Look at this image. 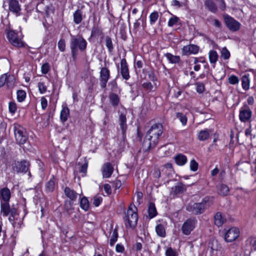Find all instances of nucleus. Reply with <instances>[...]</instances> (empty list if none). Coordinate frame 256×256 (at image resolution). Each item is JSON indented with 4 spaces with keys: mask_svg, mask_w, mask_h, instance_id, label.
Returning <instances> with one entry per match:
<instances>
[{
    "mask_svg": "<svg viewBox=\"0 0 256 256\" xmlns=\"http://www.w3.org/2000/svg\"><path fill=\"white\" fill-rule=\"evenodd\" d=\"M162 132L163 126L161 124H155L151 126L142 143V148L144 152H148L156 146Z\"/></svg>",
    "mask_w": 256,
    "mask_h": 256,
    "instance_id": "1",
    "label": "nucleus"
},
{
    "mask_svg": "<svg viewBox=\"0 0 256 256\" xmlns=\"http://www.w3.org/2000/svg\"><path fill=\"white\" fill-rule=\"evenodd\" d=\"M88 43L81 36H72L70 41L72 57L74 61L76 60L78 51L83 52L86 49Z\"/></svg>",
    "mask_w": 256,
    "mask_h": 256,
    "instance_id": "2",
    "label": "nucleus"
},
{
    "mask_svg": "<svg viewBox=\"0 0 256 256\" xmlns=\"http://www.w3.org/2000/svg\"><path fill=\"white\" fill-rule=\"evenodd\" d=\"M124 218L126 227H130L132 228L136 227L138 220V215L137 208L134 205L130 204Z\"/></svg>",
    "mask_w": 256,
    "mask_h": 256,
    "instance_id": "3",
    "label": "nucleus"
},
{
    "mask_svg": "<svg viewBox=\"0 0 256 256\" xmlns=\"http://www.w3.org/2000/svg\"><path fill=\"white\" fill-rule=\"evenodd\" d=\"M209 198L205 197L200 202L188 204L186 206V210L194 215L200 214L204 212L205 210L208 208Z\"/></svg>",
    "mask_w": 256,
    "mask_h": 256,
    "instance_id": "4",
    "label": "nucleus"
},
{
    "mask_svg": "<svg viewBox=\"0 0 256 256\" xmlns=\"http://www.w3.org/2000/svg\"><path fill=\"white\" fill-rule=\"evenodd\" d=\"M14 130L16 140L18 144H24L28 139L26 130L18 124H14Z\"/></svg>",
    "mask_w": 256,
    "mask_h": 256,
    "instance_id": "5",
    "label": "nucleus"
},
{
    "mask_svg": "<svg viewBox=\"0 0 256 256\" xmlns=\"http://www.w3.org/2000/svg\"><path fill=\"white\" fill-rule=\"evenodd\" d=\"M7 38L10 42L14 46L17 48L24 46L21 34H19L16 31L14 30H8L7 32Z\"/></svg>",
    "mask_w": 256,
    "mask_h": 256,
    "instance_id": "6",
    "label": "nucleus"
},
{
    "mask_svg": "<svg viewBox=\"0 0 256 256\" xmlns=\"http://www.w3.org/2000/svg\"><path fill=\"white\" fill-rule=\"evenodd\" d=\"M10 198L11 192L8 188H3L0 190V208L7 209Z\"/></svg>",
    "mask_w": 256,
    "mask_h": 256,
    "instance_id": "7",
    "label": "nucleus"
},
{
    "mask_svg": "<svg viewBox=\"0 0 256 256\" xmlns=\"http://www.w3.org/2000/svg\"><path fill=\"white\" fill-rule=\"evenodd\" d=\"M30 164L26 160L14 161L12 164V170L17 173H26L29 170Z\"/></svg>",
    "mask_w": 256,
    "mask_h": 256,
    "instance_id": "8",
    "label": "nucleus"
},
{
    "mask_svg": "<svg viewBox=\"0 0 256 256\" xmlns=\"http://www.w3.org/2000/svg\"><path fill=\"white\" fill-rule=\"evenodd\" d=\"M252 112L246 105H244L240 110L239 118L242 122H250Z\"/></svg>",
    "mask_w": 256,
    "mask_h": 256,
    "instance_id": "9",
    "label": "nucleus"
},
{
    "mask_svg": "<svg viewBox=\"0 0 256 256\" xmlns=\"http://www.w3.org/2000/svg\"><path fill=\"white\" fill-rule=\"evenodd\" d=\"M197 223V220L195 218H188L183 224L182 227V231L185 235H189L194 230Z\"/></svg>",
    "mask_w": 256,
    "mask_h": 256,
    "instance_id": "10",
    "label": "nucleus"
},
{
    "mask_svg": "<svg viewBox=\"0 0 256 256\" xmlns=\"http://www.w3.org/2000/svg\"><path fill=\"white\" fill-rule=\"evenodd\" d=\"M110 78V70L106 66L100 68V84L102 88L105 89L106 84Z\"/></svg>",
    "mask_w": 256,
    "mask_h": 256,
    "instance_id": "11",
    "label": "nucleus"
},
{
    "mask_svg": "<svg viewBox=\"0 0 256 256\" xmlns=\"http://www.w3.org/2000/svg\"><path fill=\"white\" fill-rule=\"evenodd\" d=\"M224 20L226 27L231 31L238 30L240 27V24L228 14L224 16Z\"/></svg>",
    "mask_w": 256,
    "mask_h": 256,
    "instance_id": "12",
    "label": "nucleus"
},
{
    "mask_svg": "<svg viewBox=\"0 0 256 256\" xmlns=\"http://www.w3.org/2000/svg\"><path fill=\"white\" fill-rule=\"evenodd\" d=\"M15 83V78L12 74L8 73L2 74L0 77V88L6 84L8 88L14 87Z\"/></svg>",
    "mask_w": 256,
    "mask_h": 256,
    "instance_id": "13",
    "label": "nucleus"
},
{
    "mask_svg": "<svg viewBox=\"0 0 256 256\" xmlns=\"http://www.w3.org/2000/svg\"><path fill=\"white\" fill-rule=\"evenodd\" d=\"M36 10L39 12H44L46 16H49L50 14L54 13V8L52 4L45 6L43 2H40L38 4Z\"/></svg>",
    "mask_w": 256,
    "mask_h": 256,
    "instance_id": "14",
    "label": "nucleus"
},
{
    "mask_svg": "<svg viewBox=\"0 0 256 256\" xmlns=\"http://www.w3.org/2000/svg\"><path fill=\"white\" fill-rule=\"evenodd\" d=\"M240 235V231L236 228H230L226 233L224 240L228 242H232L237 238Z\"/></svg>",
    "mask_w": 256,
    "mask_h": 256,
    "instance_id": "15",
    "label": "nucleus"
},
{
    "mask_svg": "<svg viewBox=\"0 0 256 256\" xmlns=\"http://www.w3.org/2000/svg\"><path fill=\"white\" fill-rule=\"evenodd\" d=\"M120 73L123 79L127 80L130 78L128 66L126 58H122L120 60Z\"/></svg>",
    "mask_w": 256,
    "mask_h": 256,
    "instance_id": "16",
    "label": "nucleus"
},
{
    "mask_svg": "<svg viewBox=\"0 0 256 256\" xmlns=\"http://www.w3.org/2000/svg\"><path fill=\"white\" fill-rule=\"evenodd\" d=\"M126 113H120L118 118V124L120 129L122 130V138L124 139L126 137V132L128 129V125L126 124Z\"/></svg>",
    "mask_w": 256,
    "mask_h": 256,
    "instance_id": "17",
    "label": "nucleus"
},
{
    "mask_svg": "<svg viewBox=\"0 0 256 256\" xmlns=\"http://www.w3.org/2000/svg\"><path fill=\"white\" fill-rule=\"evenodd\" d=\"M8 8L16 16L20 15L21 8L18 0H8Z\"/></svg>",
    "mask_w": 256,
    "mask_h": 256,
    "instance_id": "18",
    "label": "nucleus"
},
{
    "mask_svg": "<svg viewBox=\"0 0 256 256\" xmlns=\"http://www.w3.org/2000/svg\"><path fill=\"white\" fill-rule=\"evenodd\" d=\"M199 51V46L196 44L185 46L182 49V55L188 56L190 54H196Z\"/></svg>",
    "mask_w": 256,
    "mask_h": 256,
    "instance_id": "19",
    "label": "nucleus"
},
{
    "mask_svg": "<svg viewBox=\"0 0 256 256\" xmlns=\"http://www.w3.org/2000/svg\"><path fill=\"white\" fill-rule=\"evenodd\" d=\"M114 171V168L110 162L104 164L102 167V172L104 178H110Z\"/></svg>",
    "mask_w": 256,
    "mask_h": 256,
    "instance_id": "20",
    "label": "nucleus"
},
{
    "mask_svg": "<svg viewBox=\"0 0 256 256\" xmlns=\"http://www.w3.org/2000/svg\"><path fill=\"white\" fill-rule=\"evenodd\" d=\"M186 190V186L182 182H178L174 187L172 188L171 193L174 195H177L184 192Z\"/></svg>",
    "mask_w": 256,
    "mask_h": 256,
    "instance_id": "21",
    "label": "nucleus"
},
{
    "mask_svg": "<svg viewBox=\"0 0 256 256\" xmlns=\"http://www.w3.org/2000/svg\"><path fill=\"white\" fill-rule=\"evenodd\" d=\"M64 193L66 196L72 202L75 201L78 195V194L74 190L66 186L64 189Z\"/></svg>",
    "mask_w": 256,
    "mask_h": 256,
    "instance_id": "22",
    "label": "nucleus"
},
{
    "mask_svg": "<svg viewBox=\"0 0 256 256\" xmlns=\"http://www.w3.org/2000/svg\"><path fill=\"white\" fill-rule=\"evenodd\" d=\"M212 130L210 129L205 128L200 131L198 134V138L200 141H204L208 140L210 136Z\"/></svg>",
    "mask_w": 256,
    "mask_h": 256,
    "instance_id": "23",
    "label": "nucleus"
},
{
    "mask_svg": "<svg viewBox=\"0 0 256 256\" xmlns=\"http://www.w3.org/2000/svg\"><path fill=\"white\" fill-rule=\"evenodd\" d=\"M74 16V22L76 24H80L85 18V16H83L82 12L80 9H77L73 14Z\"/></svg>",
    "mask_w": 256,
    "mask_h": 256,
    "instance_id": "24",
    "label": "nucleus"
},
{
    "mask_svg": "<svg viewBox=\"0 0 256 256\" xmlns=\"http://www.w3.org/2000/svg\"><path fill=\"white\" fill-rule=\"evenodd\" d=\"M0 212L4 216H7L9 214L12 216H16L17 214L16 209L14 208H10V204L8 205L7 209L4 210V208H0Z\"/></svg>",
    "mask_w": 256,
    "mask_h": 256,
    "instance_id": "25",
    "label": "nucleus"
},
{
    "mask_svg": "<svg viewBox=\"0 0 256 256\" xmlns=\"http://www.w3.org/2000/svg\"><path fill=\"white\" fill-rule=\"evenodd\" d=\"M174 160L176 163L180 166L184 165L187 162V158L183 154H179L174 157Z\"/></svg>",
    "mask_w": 256,
    "mask_h": 256,
    "instance_id": "26",
    "label": "nucleus"
},
{
    "mask_svg": "<svg viewBox=\"0 0 256 256\" xmlns=\"http://www.w3.org/2000/svg\"><path fill=\"white\" fill-rule=\"evenodd\" d=\"M204 5L206 8L212 13H216L218 8L215 3L212 0H205Z\"/></svg>",
    "mask_w": 256,
    "mask_h": 256,
    "instance_id": "27",
    "label": "nucleus"
},
{
    "mask_svg": "<svg viewBox=\"0 0 256 256\" xmlns=\"http://www.w3.org/2000/svg\"><path fill=\"white\" fill-rule=\"evenodd\" d=\"M110 102L114 107L118 106L120 100L118 95L114 92L110 93L109 94Z\"/></svg>",
    "mask_w": 256,
    "mask_h": 256,
    "instance_id": "28",
    "label": "nucleus"
},
{
    "mask_svg": "<svg viewBox=\"0 0 256 256\" xmlns=\"http://www.w3.org/2000/svg\"><path fill=\"white\" fill-rule=\"evenodd\" d=\"M224 219L222 216L220 212H218L214 216V224L218 227L221 226L224 223Z\"/></svg>",
    "mask_w": 256,
    "mask_h": 256,
    "instance_id": "29",
    "label": "nucleus"
},
{
    "mask_svg": "<svg viewBox=\"0 0 256 256\" xmlns=\"http://www.w3.org/2000/svg\"><path fill=\"white\" fill-rule=\"evenodd\" d=\"M148 212L150 218H152L157 215L158 213L154 203L150 202Z\"/></svg>",
    "mask_w": 256,
    "mask_h": 256,
    "instance_id": "30",
    "label": "nucleus"
},
{
    "mask_svg": "<svg viewBox=\"0 0 256 256\" xmlns=\"http://www.w3.org/2000/svg\"><path fill=\"white\" fill-rule=\"evenodd\" d=\"M74 202L72 200H66L64 204V210L70 215L73 212L74 208L73 206Z\"/></svg>",
    "mask_w": 256,
    "mask_h": 256,
    "instance_id": "31",
    "label": "nucleus"
},
{
    "mask_svg": "<svg viewBox=\"0 0 256 256\" xmlns=\"http://www.w3.org/2000/svg\"><path fill=\"white\" fill-rule=\"evenodd\" d=\"M218 194L222 196L228 194L230 190L228 186L224 184H220L218 186Z\"/></svg>",
    "mask_w": 256,
    "mask_h": 256,
    "instance_id": "32",
    "label": "nucleus"
},
{
    "mask_svg": "<svg viewBox=\"0 0 256 256\" xmlns=\"http://www.w3.org/2000/svg\"><path fill=\"white\" fill-rule=\"evenodd\" d=\"M70 114V110L67 106L62 108L60 112V120L62 122H65L67 120L68 116Z\"/></svg>",
    "mask_w": 256,
    "mask_h": 256,
    "instance_id": "33",
    "label": "nucleus"
},
{
    "mask_svg": "<svg viewBox=\"0 0 256 256\" xmlns=\"http://www.w3.org/2000/svg\"><path fill=\"white\" fill-rule=\"evenodd\" d=\"M156 231L159 236L164 238L166 236L165 228L162 224H158L156 226Z\"/></svg>",
    "mask_w": 256,
    "mask_h": 256,
    "instance_id": "34",
    "label": "nucleus"
},
{
    "mask_svg": "<svg viewBox=\"0 0 256 256\" xmlns=\"http://www.w3.org/2000/svg\"><path fill=\"white\" fill-rule=\"evenodd\" d=\"M208 57L210 64H215L218 60V55L216 51L211 50L209 52Z\"/></svg>",
    "mask_w": 256,
    "mask_h": 256,
    "instance_id": "35",
    "label": "nucleus"
},
{
    "mask_svg": "<svg viewBox=\"0 0 256 256\" xmlns=\"http://www.w3.org/2000/svg\"><path fill=\"white\" fill-rule=\"evenodd\" d=\"M164 56L170 63L176 64L178 63L180 61V57L179 56H174L170 53H166L164 54Z\"/></svg>",
    "mask_w": 256,
    "mask_h": 256,
    "instance_id": "36",
    "label": "nucleus"
},
{
    "mask_svg": "<svg viewBox=\"0 0 256 256\" xmlns=\"http://www.w3.org/2000/svg\"><path fill=\"white\" fill-rule=\"evenodd\" d=\"M102 34V30L98 26H94L92 28L90 38H97Z\"/></svg>",
    "mask_w": 256,
    "mask_h": 256,
    "instance_id": "37",
    "label": "nucleus"
},
{
    "mask_svg": "<svg viewBox=\"0 0 256 256\" xmlns=\"http://www.w3.org/2000/svg\"><path fill=\"white\" fill-rule=\"evenodd\" d=\"M242 88L247 90L250 88V79L246 75H244L242 78Z\"/></svg>",
    "mask_w": 256,
    "mask_h": 256,
    "instance_id": "38",
    "label": "nucleus"
},
{
    "mask_svg": "<svg viewBox=\"0 0 256 256\" xmlns=\"http://www.w3.org/2000/svg\"><path fill=\"white\" fill-rule=\"evenodd\" d=\"M80 206L85 211H87L88 210L90 204L89 202L86 197L84 196L81 198L80 201Z\"/></svg>",
    "mask_w": 256,
    "mask_h": 256,
    "instance_id": "39",
    "label": "nucleus"
},
{
    "mask_svg": "<svg viewBox=\"0 0 256 256\" xmlns=\"http://www.w3.org/2000/svg\"><path fill=\"white\" fill-rule=\"evenodd\" d=\"M106 46L108 49L110 53H112L114 49L113 44L111 38L109 36H106L105 38Z\"/></svg>",
    "mask_w": 256,
    "mask_h": 256,
    "instance_id": "40",
    "label": "nucleus"
},
{
    "mask_svg": "<svg viewBox=\"0 0 256 256\" xmlns=\"http://www.w3.org/2000/svg\"><path fill=\"white\" fill-rule=\"evenodd\" d=\"M55 183L54 179L50 180L46 184V190L48 192H52L54 189Z\"/></svg>",
    "mask_w": 256,
    "mask_h": 256,
    "instance_id": "41",
    "label": "nucleus"
},
{
    "mask_svg": "<svg viewBox=\"0 0 256 256\" xmlns=\"http://www.w3.org/2000/svg\"><path fill=\"white\" fill-rule=\"evenodd\" d=\"M118 232L117 228H114L112 230V234L111 236V238L110 240V246H113L116 242L118 240Z\"/></svg>",
    "mask_w": 256,
    "mask_h": 256,
    "instance_id": "42",
    "label": "nucleus"
},
{
    "mask_svg": "<svg viewBox=\"0 0 256 256\" xmlns=\"http://www.w3.org/2000/svg\"><path fill=\"white\" fill-rule=\"evenodd\" d=\"M17 100L18 102H22L26 98V92L23 90H18L17 91Z\"/></svg>",
    "mask_w": 256,
    "mask_h": 256,
    "instance_id": "43",
    "label": "nucleus"
},
{
    "mask_svg": "<svg viewBox=\"0 0 256 256\" xmlns=\"http://www.w3.org/2000/svg\"><path fill=\"white\" fill-rule=\"evenodd\" d=\"M176 117L180 120L182 125L184 126L186 124L188 120L184 114L182 112H178L176 113Z\"/></svg>",
    "mask_w": 256,
    "mask_h": 256,
    "instance_id": "44",
    "label": "nucleus"
},
{
    "mask_svg": "<svg viewBox=\"0 0 256 256\" xmlns=\"http://www.w3.org/2000/svg\"><path fill=\"white\" fill-rule=\"evenodd\" d=\"M158 12L156 11H154L150 14V24L151 25H153L155 24L156 21L158 20Z\"/></svg>",
    "mask_w": 256,
    "mask_h": 256,
    "instance_id": "45",
    "label": "nucleus"
},
{
    "mask_svg": "<svg viewBox=\"0 0 256 256\" xmlns=\"http://www.w3.org/2000/svg\"><path fill=\"white\" fill-rule=\"evenodd\" d=\"M221 57L224 60H228L230 56V52L226 47H224L222 48L220 52Z\"/></svg>",
    "mask_w": 256,
    "mask_h": 256,
    "instance_id": "46",
    "label": "nucleus"
},
{
    "mask_svg": "<svg viewBox=\"0 0 256 256\" xmlns=\"http://www.w3.org/2000/svg\"><path fill=\"white\" fill-rule=\"evenodd\" d=\"M180 20V18L176 16H172V17H171L168 22V26L169 27H172L175 24H176L178 20Z\"/></svg>",
    "mask_w": 256,
    "mask_h": 256,
    "instance_id": "47",
    "label": "nucleus"
},
{
    "mask_svg": "<svg viewBox=\"0 0 256 256\" xmlns=\"http://www.w3.org/2000/svg\"><path fill=\"white\" fill-rule=\"evenodd\" d=\"M196 92L199 94L202 93L205 90L204 84L202 82H198L195 84Z\"/></svg>",
    "mask_w": 256,
    "mask_h": 256,
    "instance_id": "48",
    "label": "nucleus"
},
{
    "mask_svg": "<svg viewBox=\"0 0 256 256\" xmlns=\"http://www.w3.org/2000/svg\"><path fill=\"white\" fill-rule=\"evenodd\" d=\"M148 78L151 81L153 82H154L157 80V78H156V76L155 74V73L153 70L148 72ZM154 85L156 88L158 86L156 83H154Z\"/></svg>",
    "mask_w": 256,
    "mask_h": 256,
    "instance_id": "49",
    "label": "nucleus"
},
{
    "mask_svg": "<svg viewBox=\"0 0 256 256\" xmlns=\"http://www.w3.org/2000/svg\"><path fill=\"white\" fill-rule=\"evenodd\" d=\"M58 46L60 52H64L66 50V42L64 39H60L58 43Z\"/></svg>",
    "mask_w": 256,
    "mask_h": 256,
    "instance_id": "50",
    "label": "nucleus"
},
{
    "mask_svg": "<svg viewBox=\"0 0 256 256\" xmlns=\"http://www.w3.org/2000/svg\"><path fill=\"white\" fill-rule=\"evenodd\" d=\"M108 85L110 86V90L112 92H116L118 89V86L116 80L110 81Z\"/></svg>",
    "mask_w": 256,
    "mask_h": 256,
    "instance_id": "51",
    "label": "nucleus"
},
{
    "mask_svg": "<svg viewBox=\"0 0 256 256\" xmlns=\"http://www.w3.org/2000/svg\"><path fill=\"white\" fill-rule=\"evenodd\" d=\"M228 82L232 84H236L238 83L239 79L238 76L232 75L228 78Z\"/></svg>",
    "mask_w": 256,
    "mask_h": 256,
    "instance_id": "52",
    "label": "nucleus"
},
{
    "mask_svg": "<svg viewBox=\"0 0 256 256\" xmlns=\"http://www.w3.org/2000/svg\"><path fill=\"white\" fill-rule=\"evenodd\" d=\"M38 86L40 94H42L46 92L47 88L43 82H39Z\"/></svg>",
    "mask_w": 256,
    "mask_h": 256,
    "instance_id": "53",
    "label": "nucleus"
},
{
    "mask_svg": "<svg viewBox=\"0 0 256 256\" xmlns=\"http://www.w3.org/2000/svg\"><path fill=\"white\" fill-rule=\"evenodd\" d=\"M198 163L194 160H192L190 162V169L193 172H196L198 168Z\"/></svg>",
    "mask_w": 256,
    "mask_h": 256,
    "instance_id": "54",
    "label": "nucleus"
},
{
    "mask_svg": "<svg viewBox=\"0 0 256 256\" xmlns=\"http://www.w3.org/2000/svg\"><path fill=\"white\" fill-rule=\"evenodd\" d=\"M102 198L100 196H94L93 198V202L92 204L96 206H98L100 205L102 202Z\"/></svg>",
    "mask_w": 256,
    "mask_h": 256,
    "instance_id": "55",
    "label": "nucleus"
},
{
    "mask_svg": "<svg viewBox=\"0 0 256 256\" xmlns=\"http://www.w3.org/2000/svg\"><path fill=\"white\" fill-rule=\"evenodd\" d=\"M42 72L43 74H46L50 70V65L48 62L43 64L41 68Z\"/></svg>",
    "mask_w": 256,
    "mask_h": 256,
    "instance_id": "56",
    "label": "nucleus"
},
{
    "mask_svg": "<svg viewBox=\"0 0 256 256\" xmlns=\"http://www.w3.org/2000/svg\"><path fill=\"white\" fill-rule=\"evenodd\" d=\"M17 110L16 104L14 102L9 103V111L12 114H14Z\"/></svg>",
    "mask_w": 256,
    "mask_h": 256,
    "instance_id": "57",
    "label": "nucleus"
},
{
    "mask_svg": "<svg viewBox=\"0 0 256 256\" xmlns=\"http://www.w3.org/2000/svg\"><path fill=\"white\" fill-rule=\"evenodd\" d=\"M142 86L146 90L149 91H152L154 88L152 84L150 82H146L143 83L142 84Z\"/></svg>",
    "mask_w": 256,
    "mask_h": 256,
    "instance_id": "58",
    "label": "nucleus"
},
{
    "mask_svg": "<svg viewBox=\"0 0 256 256\" xmlns=\"http://www.w3.org/2000/svg\"><path fill=\"white\" fill-rule=\"evenodd\" d=\"M166 256H177L176 252L172 248H168L166 252Z\"/></svg>",
    "mask_w": 256,
    "mask_h": 256,
    "instance_id": "59",
    "label": "nucleus"
},
{
    "mask_svg": "<svg viewBox=\"0 0 256 256\" xmlns=\"http://www.w3.org/2000/svg\"><path fill=\"white\" fill-rule=\"evenodd\" d=\"M41 106L42 110H45L48 106V101L44 97H42L40 99Z\"/></svg>",
    "mask_w": 256,
    "mask_h": 256,
    "instance_id": "60",
    "label": "nucleus"
},
{
    "mask_svg": "<svg viewBox=\"0 0 256 256\" xmlns=\"http://www.w3.org/2000/svg\"><path fill=\"white\" fill-rule=\"evenodd\" d=\"M104 188L105 192L108 194H110L112 192L111 186L109 184H105L104 186Z\"/></svg>",
    "mask_w": 256,
    "mask_h": 256,
    "instance_id": "61",
    "label": "nucleus"
},
{
    "mask_svg": "<svg viewBox=\"0 0 256 256\" xmlns=\"http://www.w3.org/2000/svg\"><path fill=\"white\" fill-rule=\"evenodd\" d=\"M88 164L85 163L80 166V172L86 174V172Z\"/></svg>",
    "mask_w": 256,
    "mask_h": 256,
    "instance_id": "62",
    "label": "nucleus"
},
{
    "mask_svg": "<svg viewBox=\"0 0 256 256\" xmlns=\"http://www.w3.org/2000/svg\"><path fill=\"white\" fill-rule=\"evenodd\" d=\"M114 187L116 190L118 189L122 186V182L120 180H116L114 182Z\"/></svg>",
    "mask_w": 256,
    "mask_h": 256,
    "instance_id": "63",
    "label": "nucleus"
},
{
    "mask_svg": "<svg viewBox=\"0 0 256 256\" xmlns=\"http://www.w3.org/2000/svg\"><path fill=\"white\" fill-rule=\"evenodd\" d=\"M124 247L122 245L117 244L116 246V250L117 252H122L124 250Z\"/></svg>",
    "mask_w": 256,
    "mask_h": 256,
    "instance_id": "64",
    "label": "nucleus"
}]
</instances>
